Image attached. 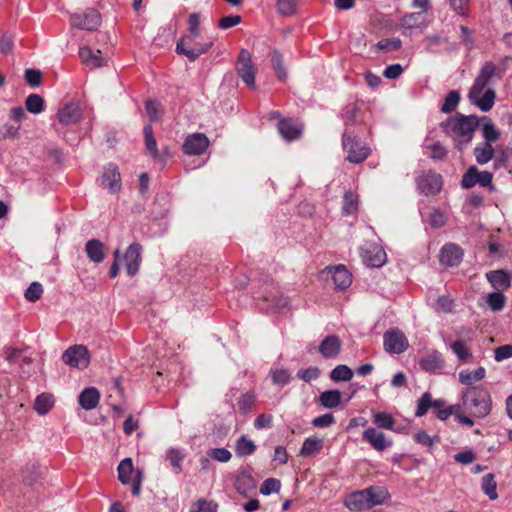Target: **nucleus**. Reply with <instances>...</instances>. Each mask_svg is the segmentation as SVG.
<instances>
[{
  "label": "nucleus",
  "instance_id": "nucleus-37",
  "mask_svg": "<svg viewBox=\"0 0 512 512\" xmlns=\"http://www.w3.org/2000/svg\"><path fill=\"white\" fill-rule=\"evenodd\" d=\"M256 451V445L253 440L246 435H241L235 442V453L238 457L252 455Z\"/></svg>",
  "mask_w": 512,
  "mask_h": 512
},
{
  "label": "nucleus",
  "instance_id": "nucleus-34",
  "mask_svg": "<svg viewBox=\"0 0 512 512\" xmlns=\"http://www.w3.org/2000/svg\"><path fill=\"white\" fill-rule=\"evenodd\" d=\"M486 370L480 366L474 371L462 370L459 372V381L466 386H473L474 383L479 382L485 378Z\"/></svg>",
  "mask_w": 512,
  "mask_h": 512
},
{
  "label": "nucleus",
  "instance_id": "nucleus-16",
  "mask_svg": "<svg viewBox=\"0 0 512 512\" xmlns=\"http://www.w3.org/2000/svg\"><path fill=\"white\" fill-rule=\"evenodd\" d=\"M144 138L146 149L148 150L150 155L164 165L167 159L170 157L169 149L166 147L163 153L159 152L157 142L156 139L154 138L153 130L150 125H146L144 127Z\"/></svg>",
  "mask_w": 512,
  "mask_h": 512
},
{
  "label": "nucleus",
  "instance_id": "nucleus-4",
  "mask_svg": "<svg viewBox=\"0 0 512 512\" xmlns=\"http://www.w3.org/2000/svg\"><path fill=\"white\" fill-rule=\"evenodd\" d=\"M62 360L70 367L83 370L89 366L90 353L84 345H73L64 351Z\"/></svg>",
  "mask_w": 512,
  "mask_h": 512
},
{
  "label": "nucleus",
  "instance_id": "nucleus-23",
  "mask_svg": "<svg viewBox=\"0 0 512 512\" xmlns=\"http://www.w3.org/2000/svg\"><path fill=\"white\" fill-rule=\"evenodd\" d=\"M344 504L352 511H362L370 508L365 489L350 493L346 497Z\"/></svg>",
  "mask_w": 512,
  "mask_h": 512
},
{
  "label": "nucleus",
  "instance_id": "nucleus-19",
  "mask_svg": "<svg viewBox=\"0 0 512 512\" xmlns=\"http://www.w3.org/2000/svg\"><path fill=\"white\" fill-rule=\"evenodd\" d=\"M141 250L142 247L140 244L132 243L124 255L127 274L130 277H133L139 271L141 262Z\"/></svg>",
  "mask_w": 512,
  "mask_h": 512
},
{
  "label": "nucleus",
  "instance_id": "nucleus-36",
  "mask_svg": "<svg viewBox=\"0 0 512 512\" xmlns=\"http://www.w3.org/2000/svg\"><path fill=\"white\" fill-rule=\"evenodd\" d=\"M323 443V439L308 437L304 440L299 454L303 457H311L322 450Z\"/></svg>",
  "mask_w": 512,
  "mask_h": 512
},
{
  "label": "nucleus",
  "instance_id": "nucleus-50",
  "mask_svg": "<svg viewBox=\"0 0 512 512\" xmlns=\"http://www.w3.org/2000/svg\"><path fill=\"white\" fill-rule=\"evenodd\" d=\"M270 375L273 384L281 387L289 384L292 379L290 372L286 369H271Z\"/></svg>",
  "mask_w": 512,
  "mask_h": 512
},
{
  "label": "nucleus",
  "instance_id": "nucleus-35",
  "mask_svg": "<svg viewBox=\"0 0 512 512\" xmlns=\"http://www.w3.org/2000/svg\"><path fill=\"white\" fill-rule=\"evenodd\" d=\"M188 33L183 35L179 40H196L200 34V14L197 12L191 13L187 19Z\"/></svg>",
  "mask_w": 512,
  "mask_h": 512
},
{
  "label": "nucleus",
  "instance_id": "nucleus-61",
  "mask_svg": "<svg viewBox=\"0 0 512 512\" xmlns=\"http://www.w3.org/2000/svg\"><path fill=\"white\" fill-rule=\"evenodd\" d=\"M427 148L430 150V157L433 160H443L448 153L447 149L440 142H434L427 146Z\"/></svg>",
  "mask_w": 512,
  "mask_h": 512
},
{
  "label": "nucleus",
  "instance_id": "nucleus-57",
  "mask_svg": "<svg viewBox=\"0 0 512 512\" xmlns=\"http://www.w3.org/2000/svg\"><path fill=\"white\" fill-rule=\"evenodd\" d=\"M43 287L39 282H32L25 291V298L30 302H35L41 298Z\"/></svg>",
  "mask_w": 512,
  "mask_h": 512
},
{
  "label": "nucleus",
  "instance_id": "nucleus-48",
  "mask_svg": "<svg viewBox=\"0 0 512 512\" xmlns=\"http://www.w3.org/2000/svg\"><path fill=\"white\" fill-rule=\"evenodd\" d=\"M271 61L277 77L280 81H285L287 78V72L283 65V56L278 50H274L271 54Z\"/></svg>",
  "mask_w": 512,
  "mask_h": 512
},
{
  "label": "nucleus",
  "instance_id": "nucleus-55",
  "mask_svg": "<svg viewBox=\"0 0 512 512\" xmlns=\"http://www.w3.org/2000/svg\"><path fill=\"white\" fill-rule=\"evenodd\" d=\"M281 488V482L280 480L276 478H268L266 479L261 487H260V493L262 495H270L271 493H277L280 491Z\"/></svg>",
  "mask_w": 512,
  "mask_h": 512
},
{
  "label": "nucleus",
  "instance_id": "nucleus-24",
  "mask_svg": "<svg viewBox=\"0 0 512 512\" xmlns=\"http://www.w3.org/2000/svg\"><path fill=\"white\" fill-rule=\"evenodd\" d=\"M79 56L82 62L90 68H98L105 64L106 59L102 56L101 51H93L89 46H84L79 50Z\"/></svg>",
  "mask_w": 512,
  "mask_h": 512
},
{
  "label": "nucleus",
  "instance_id": "nucleus-14",
  "mask_svg": "<svg viewBox=\"0 0 512 512\" xmlns=\"http://www.w3.org/2000/svg\"><path fill=\"white\" fill-rule=\"evenodd\" d=\"M362 258L367 266L378 268L385 264L386 253L381 247L369 244L362 249Z\"/></svg>",
  "mask_w": 512,
  "mask_h": 512
},
{
  "label": "nucleus",
  "instance_id": "nucleus-44",
  "mask_svg": "<svg viewBox=\"0 0 512 512\" xmlns=\"http://www.w3.org/2000/svg\"><path fill=\"white\" fill-rule=\"evenodd\" d=\"M26 109L33 114H39L44 111V99L38 94H30L25 100Z\"/></svg>",
  "mask_w": 512,
  "mask_h": 512
},
{
  "label": "nucleus",
  "instance_id": "nucleus-21",
  "mask_svg": "<svg viewBox=\"0 0 512 512\" xmlns=\"http://www.w3.org/2000/svg\"><path fill=\"white\" fill-rule=\"evenodd\" d=\"M486 278L497 291L507 290L511 286V275L503 269L487 272Z\"/></svg>",
  "mask_w": 512,
  "mask_h": 512
},
{
  "label": "nucleus",
  "instance_id": "nucleus-12",
  "mask_svg": "<svg viewBox=\"0 0 512 512\" xmlns=\"http://www.w3.org/2000/svg\"><path fill=\"white\" fill-rule=\"evenodd\" d=\"M209 146V139L203 133H193L186 137L183 143V152L187 155L196 156L203 154Z\"/></svg>",
  "mask_w": 512,
  "mask_h": 512
},
{
  "label": "nucleus",
  "instance_id": "nucleus-52",
  "mask_svg": "<svg viewBox=\"0 0 512 512\" xmlns=\"http://www.w3.org/2000/svg\"><path fill=\"white\" fill-rule=\"evenodd\" d=\"M255 401H256V397L254 395V393L252 392H247L243 395H241L238 399V406H239V410L242 414H247L249 413L254 404H255Z\"/></svg>",
  "mask_w": 512,
  "mask_h": 512
},
{
  "label": "nucleus",
  "instance_id": "nucleus-2",
  "mask_svg": "<svg viewBox=\"0 0 512 512\" xmlns=\"http://www.w3.org/2000/svg\"><path fill=\"white\" fill-rule=\"evenodd\" d=\"M460 406L469 415L478 419L486 418L492 410V397L482 385L471 386L461 392Z\"/></svg>",
  "mask_w": 512,
  "mask_h": 512
},
{
  "label": "nucleus",
  "instance_id": "nucleus-47",
  "mask_svg": "<svg viewBox=\"0 0 512 512\" xmlns=\"http://www.w3.org/2000/svg\"><path fill=\"white\" fill-rule=\"evenodd\" d=\"M450 348L461 362H466L468 359L472 357L470 349L462 340L454 341L453 343H451Z\"/></svg>",
  "mask_w": 512,
  "mask_h": 512
},
{
  "label": "nucleus",
  "instance_id": "nucleus-22",
  "mask_svg": "<svg viewBox=\"0 0 512 512\" xmlns=\"http://www.w3.org/2000/svg\"><path fill=\"white\" fill-rule=\"evenodd\" d=\"M235 489L243 496H248L257 487V482L248 471L240 472L234 483Z\"/></svg>",
  "mask_w": 512,
  "mask_h": 512
},
{
  "label": "nucleus",
  "instance_id": "nucleus-5",
  "mask_svg": "<svg viewBox=\"0 0 512 512\" xmlns=\"http://www.w3.org/2000/svg\"><path fill=\"white\" fill-rule=\"evenodd\" d=\"M237 73L244 83L255 88L256 68L252 62L251 54L246 49H241L237 61Z\"/></svg>",
  "mask_w": 512,
  "mask_h": 512
},
{
  "label": "nucleus",
  "instance_id": "nucleus-31",
  "mask_svg": "<svg viewBox=\"0 0 512 512\" xmlns=\"http://www.w3.org/2000/svg\"><path fill=\"white\" fill-rule=\"evenodd\" d=\"M473 154L476 162L484 165L494 158L495 150L491 144L481 142L475 146Z\"/></svg>",
  "mask_w": 512,
  "mask_h": 512
},
{
  "label": "nucleus",
  "instance_id": "nucleus-10",
  "mask_svg": "<svg viewBox=\"0 0 512 512\" xmlns=\"http://www.w3.org/2000/svg\"><path fill=\"white\" fill-rule=\"evenodd\" d=\"M184 40H178L176 43V53L186 56L189 61H196L202 54L207 53L213 46V41L196 42L193 46H185Z\"/></svg>",
  "mask_w": 512,
  "mask_h": 512
},
{
  "label": "nucleus",
  "instance_id": "nucleus-38",
  "mask_svg": "<svg viewBox=\"0 0 512 512\" xmlns=\"http://www.w3.org/2000/svg\"><path fill=\"white\" fill-rule=\"evenodd\" d=\"M117 471H118L119 481L124 485L129 484L134 479V477H132V475L134 473L132 459L131 458L123 459L119 463Z\"/></svg>",
  "mask_w": 512,
  "mask_h": 512
},
{
  "label": "nucleus",
  "instance_id": "nucleus-11",
  "mask_svg": "<svg viewBox=\"0 0 512 512\" xmlns=\"http://www.w3.org/2000/svg\"><path fill=\"white\" fill-rule=\"evenodd\" d=\"M442 177L440 174L429 171L417 179V187L426 196L437 194L442 188Z\"/></svg>",
  "mask_w": 512,
  "mask_h": 512
},
{
  "label": "nucleus",
  "instance_id": "nucleus-59",
  "mask_svg": "<svg viewBox=\"0 0 512 512\" xmlns=\"http://www.w3.org/2000/svg\"><path fill=\"white\" fill-rule=\"evenodd\" d=\"M413 439L416 443L421 444L425 447L432 448L435 441H438V437H431L426 431L421 430L414 434Z\"/></svg>",
  "mask_w": 512,
  "mask_h": 512
},
{
  "label": "nucleus",
  "instance_id": "nucleus-20",
  "mask_svg": "<svg viewBox=\"0 0 512 512\" xmlns=\"http://www.w3.org/2000/svg\"><path fill=\"white\" fill-rule=\"evenodd\" d=\"M341 346L342 342L337 335H328L320 343L319 352L326 359H334L339 355Z\"/></svg>",
  "mask_w": 512,
  "mask_h": 512
},
{
  "label": "nucleus",
  "instance_id": "nucleus-6",
  "mask_svg": "<svg viewBox=\"0 0 512 512\" xmlns=\"http://www.w3.org/2000/svg\"><path fill=\"white\" fill-rule=\"evenodd\" d=\"M342 144L348 153L347 159L351 163L359 164L367 159L370 154L369 147L359 144L355 138L351 137L346 132L342 136Z\"/></svg>",
  "mask_w": 512,
  "mask_h": 512
},
{
  "label": "nucleus",
  "instance_id": "nucleus-26",
  "mask_svg": "<svg viewBox=\"0 0 512 512\" xmlns=\"http://www.w3.org/2000/svg\"><path fill=\"white\" fill-rule=\"evenodd\" d=\"M85 252L90 261L95 264L102 263L105 259V246L98 239H90L86 242Z\"/></svg>",
  "mask_w": 512,
  "mask_h": 512
},
{
  "label": "nucleus",
  "instance_id": "nucleus-56",
  "mask_svg": "<svg viewBox=\"0 0 512 512\" xmlns=\"http://www.w3.org/2000/svg\"><path fill=\"white\" fill-rule=\"evenodd\" d=\"M401 44L402 42L399 38L382 39L376 44V48L380 51L390 52L399 50Z\"/></svg>",
  "mask_w": 512,
  "mask_h": 512
},
{
  "label": "nucleus",
  "instance_id": "nucleus-62",
  "mask_svg": "<svg viewBox=\"0 0 512 512\" xmlns=\"http://www.w3.org/2000/svg\"><path fill=\"white\" fill-rule=\"evenodd\" d=\"M320 376V370L317 367H309L300 369L297 372V377L305 382L316 380Z\"/></svg>",
  "mask_w": 512,
  "mask_h": 512
},
{
  "label": "nucleus",
  "instance_id": "nucleus-39",
  "mask_svg": "<svg viewBox=\"0 0 512 512\" xmlns=\"http://www.w3.org/2000/svg\"><path fill=\"white\" fill-rule=\"evenodd\" d=\"M443 363L442 355L437 351H433L428 354L419 362L421 368L426 371H435L436 369L441 368Z\"/></svg>",
  "mask_w": 512,
  "mask_h": 512
},
{
  "label": "nucleus",
  "instance_id": "nucleus-51",
  "mask_svg": "<svg viewBox=\"0 0 512 512\" xmlns=\"http://www.w3.org/2000/svg\"><path fill=\"white\" fill-rule=\"evenodd\" d=\"M460 98V93L457 90L450 91L441 106V111L444 113L454 111L459 104Z\"/></svg>",
  "mask_w": 512,
  "mask_h": 512
},
{
  "label": "nucleus",
  "instance_id": "nucleus-45",
  "mask_svg": "<svg viewBox=\"0 0 512 512\" xmlns=\"http://www.w3.org/2000/svg\"><path fill=\"white\" fill-rule=\"evenodd\" d=\"M53 404H54V401H53L52 396L49 394L43 393V394L37 396L35 403H34V408L38 412V414L44 415L51 410V408L53 407Z\"/></svg>",
  "mask_w": 512,
  "mask_h": 512
},
{
  "label": "nucleus",
  "instance_id": "nucleus-58",
  "mask_svg": "<svg viewBox=\"0 0 512 512\" xmlns=\"http://www.w3.org/2000/svg\"><path fill=\"white\" fill-rule=\"evenodd\" d=\"M190 512H217V504L205 499H199L192 505Z\"/></svg>",
  "mask_w": 512,
  "mask_h": 512
},
{
  "label": "nucleus",
  "instance_id": "nucleus-42",
  "mask_svg": "<svg viewBox=\"0 0 512 512\" xmlns=\"http://www.w3.org/2000/svg\"><path fill=\"white\" fill-rule=\"evenodd\" d=\"M481 488L490 500H496L498 498L497 483L495 482L494 474L488 473L483 477Z\"/></svg>",
  "mask_w": 512,
  "mask_h": 512
},
{
  "label": "nucleus",
  "instance_id": "nucleus-28",
  "mask_svg": "<svg viewBox=\"0 0 512 512\" xmlns=\"http://www.w3.org/2000/svg\"><path fill=\"white\" fill-rule=\"evenodd\" d=\"M278 131L282 137L288 141L297 139L301 133V127L288 119H282L278 123Z\"/></svg>",
  "mask_w": 512,
  "mask_h": 512
},
{
  "label": "nucleus",
  "instance_id": "nucleus-64",
  "mask_svg": "<svg viewBox=\"0 0 512 512\" xmlns=\"http://www.w3.org/2000/svg\"><path fill=\"white\" fill-rule=\"evenodd\" d=\"M24 78L31 87H38L42 81V73L40 70L29 68L25 71Z\"/></svg>",
  "mask_w": 512,
  "mask_h": 512
},
{
  "label": "nucleus",
  "instance_id": "nucleus-3",
  "mask_svg": "<svg viewBox=\"0 0 512 512\" xmlns=\"http://www.w3.org/2000/svg\"><path fill=\"white\" fill-rule=\"evenodd\" d=\"M442 125L449 126L455 135L461 137L459 144L466 145L473 138L474 130L479 125V118L474 115H459L455 119H451Z\"/></svg>",
  "mask_w": 512,
  "mask_h": 512
},
{
  "label": "nucleus",
  "instance_id": "nucleus-17",
  "mask_svg": "<svg viewBox=\"0 0 512 512\" xmlns=\"http://www.w3.org/2000/svg\"><path fill=\"white\" fill-rule=\"evenodd\" d=\"M81 116L80 105L76 102L65 104L57 113L59 123L65 126L76 124L81 119Z\"/></svg>",
  "mask_w": 512,
  "mask_h": 512
},
{
  "label": "nucleus",
  "instance_id": "nucleus-41",
  "mask_svg": "<svg viewBox=\"0 0 512 512\" xmlns=\"http://www.w3.org/2000/svg\"><path fill=\"white\" fill-rule=\"evenodd\" d=\"M373 423L380 429L395 430V419L387 412H374Z\"/></svg>",
  "mask_w": 512,
  "mask_h": 512
},
{
  "label": "nucleus",
  "instance_id": "nucleus-40",
  "mask_svg": "<svg viewBox=\"0 0 512 512\" xmlns=\"http://www.w3.org/2000/svg\"><path fill=\"white\" fill-rule=\"evenodd\" d=\"M425 22L423 12L409 13L401 18L400 24L404 29H413L421 27Z\"/></svg>",
  "mask_w": 512,
  "mask_h": 512
},
{
  "label": "nucleus",
  "instance_id": "nucleus-8",
  "mask_svg": "<svg viewBox=\"0 0 512 512\" xmlns=\"http://www.w3.org/2000/svg\"><path fill=\"white\" fill-rule=\"evenodd\" d=\"M493 175L489 171H479L476 166H471L462 176L461 186L465 189H470L476 184L483 187L491 186Z\"/></svg>",
  "mask_w": 512,
  "mask_h": 512
},
{
  "label": "nucleus",
  "instance_id": "nucleus-1",
  "mask_svg": "<svg viewBox=\"0 0 512 512\" xmlns=\"http://www.w3.org/2000/svg\"><path fill=\"white\" fill-rule=\"evenodd\" d=\"M493 77L500 79L501 71L492 61L484 62L468 93L470 103L483 112L490 111L495 103V91L492 88L485 89Z\"/></svg>",
  "mask_w": 512,
  "mask_h": 512
},
{
  "label": "nucleus",
  "instance_id": "nucleus-60",
  "mask_svg": "<svg viewBox=\"0 0 512 512\" xmlns=\"http://www.w3.org/2000/svg\"><path fill=\"white\" fill-rule=\"evenodd\" d=\"M459 405L460 404L457 403V404L450 405L448 407H444V405H443L442 407L434 408L437 418L442 421H446L450 416L455 417L456 412L458 411Z\"/></svg>",
  "mask_w": 512,
  "mask_h": 512
},
{
  "label": "nucleus",
  "instance_id": "nucleus-9",
  "mask_svg": "<svg viewBox=\"0 0 512 512\" xmlns=\"http://www.w3.org/2000/svg\"><path fill=\"white\" fill-rule=\"evenodd\" d=\"M101 24V15L95 9H87L83 13L71 16V25L75 28L93 31Z\"/></svg>",
  "mask_w": 512,
  "mask_h": 512
},
{
  "label": "nucleus",
  "instance_id": "nucleus-32",
  "mask_svg": "<svg viewBox=\"0 0 512 512\" xmlns=\"http://www.w3.org/2000/svg\"><path fill=\"white\" fill-rule=\"evenodd\" d=\"M342 393L339 390H326L318 397V403L326 409H334L341 403Z\"/></svg>",
  "mask_w": 512,
  "mask_h": 512
},
{
  "label": "nucleus",
  "instance_id": "nucleus-18",
  "mask_svg": "<svg viewBox=\"0 0 512 512\" xmlns=\"http://www.w3.org/2000/svg\"><path fill=\"white\" fill-rule=\"evenodd\" d=\"M462 257V249L454 243H447L440 250V262L445 266H457L461 262Z\"/></svg>",
  "mask_w": 512,
  "mask_h": 512
},
{
  "label": "nucleus",
  "instance_id": "nucleus-15",
  "mask_svg": "<svg viewBox=\"0 0 512 512\" xmlns=\"http://www.w3.org/2000/svg\"><path fill=\"white\" fill-rule=\"evenodd\" d=\"M101 186L111 193H117L121 189V177L117 165L108 164L101 176Z\"/></svg>",
  "mask_w": 512,
  "mask_h": 512
},
{
  "label": "nucleus",
  "instance_id": "nucleus-13",
  "mask_svg": "<svg viewBox=\"0 0 512 512\" xmlns=\"http://www.w3.org/2000/svg\"><path fill=\"white\" fill-rule=\"evenodd\" d=\"M362 439L369 443L376 451H384L392 446L393 441L376 428L369 427L363 431Z\"/></svg>",
  "mask_w": 512,
  "mask_h": 512
},
{
  "label": "nucleus",
  "instance_id": "nucleus-25",
  "mask_svg": "<svg viewBox=\"0 0 512 512\" xmlns=\"http://www.w3.org/2000/svg\"><path fill=\"white\" fill-rule=\"evenodd\" d=\"M329 271L336 289L345 290L352 284V275L345 266L338 265L330 268Z\"/></svg>",
  "mask_w": 512,
  "mask_h": 512
},
{
  "label": "nucleus",
  "instance_id": "nucleus-7",
  "mask_svg": "<svg viewBox=\"0 0 512 512\" xmlns=\"http://www.w3.org/2000/svg\"><path fill=\"white\" fill-rule=\"evenodd\" d=\"M383 345L390 354H401L408 348V340L404 333L398 329L388 330L383 335Z\"/></svg>",
  "mask_w": 512,
  "mask_h": 512
},
{
  "label": "nucleus",
  "instance_id": "nucleus-30",
  "mask_svg": "<svg viewBox=\"0 0 512 512\" xmlns=\"http://www.w3.org/2000/svg\"><path fill=\"white\" fill-rule=\"evenodd\" d=\"M444 404V400H432L431 394L429 392H425L417 402V409L415 411V415L417 417H422L427 413L430 407L439 408L442 407Z\"/></svg>",
  "mask_w": 512,
  "mask_h": 512
},
{
  "label": "nucleus",
  "instance_id": "nucleus-63",
  "mask_svg": "<svg viewBox=\"0 0 512 512\" xmlns=\"http://www.w3.org/2000/svg\"><path fill=\"white\" fill-rule=\"evenodd\" d=\"M357 210V199L351 191L344 194L343 211L346 214H352Z\"/></svg>",
  "mask_w": 512,
  "mask_h": 512
},
{
  "label": "nucleus",
  "instance_id": "nucleus-33",
  "mask_svg": "<svg viewBox=\"0 0 512 512\" xmlns=\"http://www.w3.org/2000/svg\"><path fill=\"white\" fill-rule=\"evenodd\" d=\"M482 120L484 121L481 125L483 142L492 145L499 140L501 132L489 118L483 117Z\"/></svg>",
  "mask_w": 512,
  "mask_h": 512
},
{
  "label": "nucleus",
  "instance_id": "nucleus-43",
  "mask_svg": "<svg viewBox=\"0 0 512 512\" xmlns=\"http://www.w3.org/2000/svg\"><path fill=\"white\" fill-rule=\"evenodd\" d=\"M184 453L176 448H170L166 452V459L170 462L173 470L178 474L182 471V462L184 460Z\"/></svg>",
  "mask_w": 512,
  "mask_h": 512
},
{
  "label": "nucleus",
  "instance_id": "nucleus-27",
  "mask_svg": "<svg viewBox=\"0 0 512 512\" xmlns=\"http://www.w3.org/2000/svg\"><path fill=\"white\" fill-rule=\"evenodd\" d=\"M100 400V393L94 387L85 388L79 395L78 401L80 406L85 410L96 408Z\"/></svg>",
  "mask_w": 512,
  "mask_h": 512
},
{
  "label": "nucleus",
  "instance_id": "nucleus-46",
  "mask_svg": "<svg viewBox=\"0 0 512 512\" xmlns=\"http://www.w3.org/2000/svg\"><path fill=\"white\" fill-rule=\"evenodd\" d=\"M353 377V371L347 365H337L330 373V378L334 382L350 381Z\"/></svg>",
  "mask_w": 512,
  "mask_h": 512
},
{
  "label": "nucleus",
  "instance_id": "nucleus-49",
  "mask_svg": "<svg viewBox=\"0 0 512 512\" xmlns=\"http://www.w3.org/2000/svg\"><path fill=\"white\" fill-rule=\"evenodd\" d=\"M505 302L506 297L502 291L491 292L487 295V303L493 311H501L505 306Z\"/></svg>",
  "mask_w": 512,
  "mask_h": 512
},
{
  "label": "nucleus",
  "instance_id": "nucleus-53",
  "mask_svg": "<svg viewBox=\"0 0 512 512\" xmlns=\"http://www.w3.org/2000/svg\"><path fill=\"white\" fill-rule=\"evenodd\" d=\"M207 455L218 462L221 463H227L231 460L232 454L231 452L226 448H211L207 451Z\"/></svg>",
  "mask_w": 512,
  "mask_h": 512
},
{
  "label": "nucleus",
  "instance_id": "nucleus-54",
  "mask_svg": "<svg viewBox=\"0 0 512 512\" xmlns=\"http://www.w3.org/2000/svg\"><path fill=\"white\" fill-rule=\"evenodd\" d=\"M297 0H277V12L282 16H291L296 12Z\"/></svg>",
  "mask_w": 512,
  "mask_h": 512
},
{
  "label": "nucleus",
  "instance_id": "nucleus-29",
  "mask_svg": "<svg viewBox=\"0 0 512 512\" xmlns=\"http://www.w3.org/2000/svg\"><path fill=\"white\" fill-rule=\"evenodd\" d=\"M365 490L370 508L376 505H381L390 498L388 490L382 486H371Z\"/></svg>",
  "mask_w": 512,
  "mask_h": 512
}]
</instances>
